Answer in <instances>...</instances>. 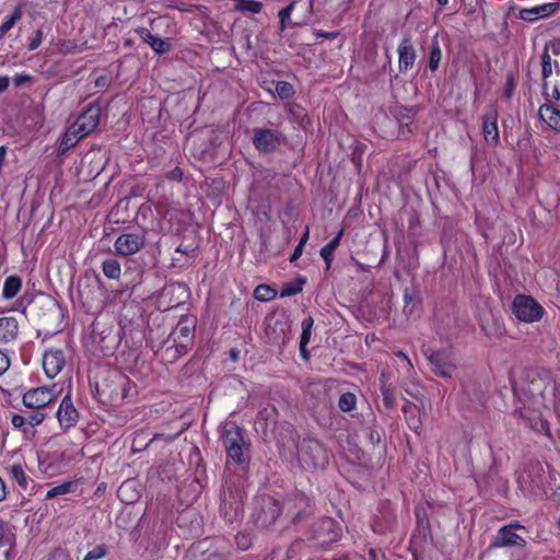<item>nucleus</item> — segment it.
Here are the masks:
<instances>
[{
    "label": "nucleus",
    "mask_w": 560,
    "mask_h": 560,
    "mask_svg": "<svg viewBox=\"0 0 560 560\" xmlns=\"http://www.w3.org/2000/svg\"><path fill=\"white\" fill-rule=\"evenodd\" d=\"M43 38H44V32H43V30L38 28L35 32L34 36L30 39V42L27 44V49L31 51L37 49L40 46Z\"/></svg>",
    "instance_id": "51"
},
{
    "label": "nucleus",
    "mask_w": 560,
    "mask_h": 560,
    "mask_svg": "<svg viewBox=\"0 0 560 560\" xmlns=\"http://www.w3.org/2000/svg\"><path fill=\"white\" fill-rule=\"evenodd\" d=\"M296 7V1L293 0L291 1L287 7L282 8L279 12H278V16H279V30L282 32L284 31L287 27L289 26H292L293 24L291 23V14L292 12L294 11Z\"/></svg>",
    "instance_id": "34"
},
{
    "label": "nucleus",
    "mask_w": 560,
    "mask_h": 560,
    "mask_svg": "<svg viewBox=\"0 0 560 560\" xmlns=\"http://www.w3.org/2000/svg\"><path fill=\"white\" fill-rule=\"evenodd\" d=\"M20 334L19 320L15 316L0 317V346L14 342Z\"/></svg>",
    "instance_id": "22"
},
{
    "label": "nucleus",
    "mask_w": 560,
    "mask_h": 560,
    "mask_svg": "<svg viewBox=\"0 0 560 560\" xmlns=\"http://www.w3.org/2000/svg\"><path fill=\"white\" fill-rule=\"evenodd\" d=\"M176 253L185 255L187 257L196 258L197 257V248L192 245H184L179 244L176 249Z\"/></svg>",
    "instance_id": "54"
},
{
    "label": "nucleus",
    "mask_w": 560,
    "mask_h": 560,
    "mask_svg": "<svg viewBox=\"0 0 560 560\" xmlns=\"http://www.w3.org/2000/svg\"><path fill=\"white\" fill-rule=\"evenodd\" d=\"M302 289L300 287L285 285L282 289L281 296H290L299 293Z\"/></svg>",
    "instance_id": "63"
},
{
    "label": "nucleus",
    "mask_w": 560,
    "mask_h": 560,
    "mask_svg": "<svg viewBox=\"0 0 560 560\" xmlns=\"http://www.w3.org/2000/svg\"><path fill=\"white\" fill-rule=\"evenodd\" d=\"M262 3L256 0H236L235 9L240 12L259 13L262 10Z\"/></svg>",
    "instance_id": "39"
},
{
    "label": "nucleus",
    "mask_w": 560,
    "mask_h": 560,
    "mask_svg": "<svg viewBox=\"0 0 560 560\" xmlns=\"http://www.w3.org/2000/svg\"><path fill=\"white\" fill-rule=\"evenodd\" d=\"M257 502L258 510L253 514V522L257 528L267 529L283 514L281 502L270 495H261Z\"/></svg>",
    "instance_id": "8"
},
{
    "label": "nucleus",
    "mask_w": 560,
    "mask_h": 560,
    "mask_svg": "<svg viewBox=\"0 0 560 560\" xmlns=\"http://www.w3.org/2000/svg\"><path fill=\"white\" fill-rule=\"evenodd\" d=\"M285 109L289 114V119L296 125L300 129H307L311 126V119L303 106L296 103H288Z\"/></svg>",
    "instance_id": "26"
},
{
    "label": "nucleus",
    "mask_w": 560,
    "mask_h": 560,
    "mask_svg": "<svg viewBox=\"0 0 560 560\" xmlns=\"http://www.w3.org/2000/svg\"><path fill=\"white\" fill-rule=\"evenodd\" d=\"M33 77L26 73H16L13 77V83L16 88L22 86L23 84L31 82Z\"/></svg>",
    "instance_id": "61"
},
{
    "label": "nucleus",
    "mask_w": 560,
    "mask_h": 560,
    "mask_svg": "<svg viewBox=\"0 0 560 560\" xmlns=\"http://www.w3.org/2000/svg\"><path fill=\"white\" fill-rule=\"evenodd\" d=\"M150 47L152 50H154L158 55H164L172 49V44L168 39H163L160 37H155L154 40L151 43Z\"/></svg>",
    "instance_id": "44"
},
{
    "label": "nucleus",
    "mask_w": 560,
    "mask_h": 560,
    "mask_svg": "<svg viewBox=\"0 0 560 560\" xmlns=\"http://www.w3.org/2000/svg\"><path fill=\"white\" fill-rule=\"evenodd\" d=\"M277 296V290L268 284H258L254 290V298L260 302H269Z\"/></svg>",
    "instance_id": "35"
},
{
    "label": "nucleus",
    "mask_w": 560,
    "mask_h": 560,
    "mask_svg": "<svg viewBox=\"0 0 560 560\" xmlns=\"http://www.w3.org/2000/svg\"><path fill=\"white\" fill-rule=\"evenodd\" d=\"M443 52L441 48V44L438 35H434L430 42L428 47V56H427V68L433 74L435 73L442 62Z\"/></svg>",
    "instance_id": "24"
},
{
    "label": "nucleus",
    "mask_w": 560,
    "mask_h": 560,
    "mask_svg": "<svg viewBox=\"0 0 560 560\" xmlns=\"http://www.w3.org/2000/svg\"><path fill=\"white\" fill-rule=\"evenodd\" d=\"M22 289V279L19 276H9L5 278L2 288V298L11 300L18 295Z\"/></svg>",
    "instance_id": "30"
},
{
    "label": "nucleus",
    "mask_w": 560,
    "mask_h": 560,
    "mask_svg": "<svg viewBox=\"0 0 560 560\" xmlns=\"http://www.w3.org/2000/svg\"><path fill=\"white\" fill-rule=\"evenodd\" d=\"M549 45L545 46L544 52L541 54V77L544 80V90L547 89L546 80L552 74L551 56L549 55Z\"/></svg>",
    "instance_id": "38"
},
{
    "label": "nucleus",
    "mask_w": 560,
    "mask_h": 560,
    "mask_svg": "<svg viewBox=\"0 0 560 560\" xmlns=\"http://www.w3.org/2000/svg\"><path fill=\"white\" fill-rule=\"evenodd\" d=\"M183 176H184V172L178 166L174 167L173 170L167 172L166 175H165V177L168 180H174V182H182L183 180Z\"/></svg>",
    "instance_id": "59"
},
{
    "label": "nucleus",
    "mask_w": 560,
    "mask_h": 560,
    "mask_svg": "<svg viewBox=\"0 0 560 560\" xmlns=\"http://www.w3.org/2000/svg\"><path fill=\"white\" fill-rule=\"evenodd\" d=\"M290 324L285 319L267 318L265 334L267 342L271 346L284 347L290 340Z\"/></svg>",
    "instance_id": "15"
},
{
    "label": "nucleus",
    "mask_w": 560,
    "mask_h": 560,
    "mask_svg": "<svg viewBox=\"0 0 560 560\" xmlns=\"http://www.w3.org/2000/svg\"><path fill=\"white\" fill-rule=\"evenodd\" d=\"M102 108L97 104L89 105L72 124L84 138L92 133L98 126Z\"/></svg>",
    "instance_id": "17"
},
{
    "label": "nucleus",
    "mask_w": 560,
    "mask_h": 560,
    "mask_svg": "<svg viewBox=\"0 0 560 560\" xmlns=\"http://www.w3.org/2000/svg\"><path fill=\"white\" fill-rule=\"evenodd\" d=\"M5 472L12 482H15L20 490L26 491L33 479L26 474L23 466L14 463L5 467Z\"/></svg>",
    "instance_id": "25"
},
{
    "label": "nucleus",
    "mask_w": 560,
    "mask_h": 560,
    "mask_svg": "<svg viewBox=\"0 0 560 560\" xmlns=\"http://www.w3.org/2000/svg\"><path fill=\"white\" fill-rule=\"evenodd\" d=\"M80 486H81L80 479H74V480H69V481L62 482L60 485H57V486L50 488L46 492L45 498L52 499V498H57V497L65 495L68 493L82 492V490H80Z\"/></svg>",
    "instance_id": "28"
},
{
    "label": "nucleus",
    "mask_w": 560,
    "mask_h": 560,
    "mask_svg": "<svg viewBox=\"0 0 560 560\" xmlns=\"http://www.w3.org/2000/svg\"><path fill=\"white\" fill-rule=\"evenodd\" d=\"M195 330V320L189 317H182L156 350V352L161 351L162 360L174 363L185 355L194 345Z\"/></svg>",
    "instance_id": "1"
},
{
    "label": "nucleus",
    "mask_w": 560,
    "mask_h": 560,
    "mask_svg": "<svg viewBox=\"0 0 560 560\" xmlns=\"http://www.w3.org/2000/svg\"><path fill=\"white\" fill-rule=\"evenodd\" d=\"M96 393L103 404L116 407L136 394V384L122 372L113 370L96 383Z\"/></svg>",
    "instance_id": "2"
},
{
    "label": "nucleus",
    "mask_w": 560,
    "mask_h": 560,
    "mask_svg": "<svg viewBox=\"0 0 560 560\" xmlns=\"http://www.w3.org/2000/svg\"><path fill=\"white\" fill-rule=\"evenodd\" d=\"M135 32L147 44L151 45L156 36H154L147 27H138Z\"/></svg>",
    "instance_id": "56"
},
{
    "label": "nucleus",
    "mask_w": 560,
    "mask_h": 560,
    "mask_svg": "<svg viewBox=\"0 0 560 560\" xmlns=\"http://www.w3.org/2000/svg\"><path fill=\"white\" fill-rule=\"evenodd\" d=\"M343 233H345V229L342 228L335 235V237L332 240H330L325 246L336 252V249L340 245V242H341V238L343 236Z\"/></svg>",
    "instance_id": "60"
},
{
    "label": "nucleus",
    "mask_w": 560,
    "mask_h": 560,
    "mask_svg": "<svg viewBox=\"0 0 560 560\" xmlns=\"http://www.w3.org/2000/svg\"><path fill=\"white\" fill-rule=\"evenodd\" d=\"M514 90H515V83H514V78L512 74H510L508 77V80H506V85H505V92H504V96L506 98H510L513 93H514Z\"/></svg>",
    "instance_id": "62"
},
{
    "label": "nucleus",
    "mask_w": 560,
    "mask_h": 560,
    "mask_svg": "<svg viewBox=\"0 0 560 560\" xmlns=\"http://www.w3.org/2000/svg\"><path fill=\"white\" fill-rule=\"evenodd\" d=\"M56 417L60 429H62L63 431H67L77 425L80 418V413L78 409L74 407L70 395H66L61 399Z\"/></svg>",
    "instance_id": "20"
},
{
    "label": "nucleus",
    "mask_w": 560,
    "mask_h": 560,
    "mask_svg": "<svg viewBox=\"0 0 560 560\" xmlns=\"http://www.w3.org/2000/svg\"><path fill=\"white\" fill-rule=\"evenodd\" d=\"M370 526L376 535L395 532L398 526L396 506L389 500H381L371 517Z\"/></svg>",
    "instance_id": "6"
},
{
    "label": "nucleus",
    "mask_w": 560,
    "mask_h": 560,
    "mask_svg": "<svg viewBox=\"0 0 560 560\" xmlns=\"http://www.w3.org/2000/svg\"><path fill=\"white\" fill-rule=\"evenodd\" d=\"M22 7L14 8L11 15L0 25V38L3 37L22 19Z\"/></svg>",
    "instance_id": "36"
},
{
    "label": "nucleus",
    "mask_w": 560,
    "mask_h": 560,
    "mask_svg": "<svg viewBox=\"0 0 560 560\" xmlns=\"http://www.w3.org/2000/svg\"><path fill=\"white\" fill-rule=\"evenodd\" d=\"M58 396L57 386L45 385L32 387L22 394V404L27 409L45 410Z\"/></svg>",
    "instance_id": "12"
},
{
    "label": "nucleus",
    "mask_w": 560,
    "mask_h": 560,
    "mask_svg": "<svg viewBox=\"0 0 560 560\" xmlns=\"http://www.w3.org/2000/svg\"><path fill=\"white\" fill-rule=\"evenodd\" d=\"M84 137L79 133V131L74 128V126L71 124L67 130L63 132V135L60 138L57 153L59 155H63L67 153L71 148L75 147L77 143L83 139Z\"/></svg>",
    "instance_id": "27"
},
{
    "label": "nucleus",
    "mask_w": 560,
    "mask_h": 560,
    "mask_svg": "<svg viewBox=\"0 0 560 560\" xmlns=\"http://www.w3.org/2000/svg\"><path fill=\"white\" fill-rule=\"evenodd\" d=\"M246 497L244 482L240 478L225 481L220 513L228 523L233 524L243 518Z\"/></svg>",
    "instance_id": "3"
},
{
    "label": "nucleus",
    "mask_w": 560,
    "mask_h": 560,
    "mask_svg": "<svg viewBox=\"0 0 560 560\" xmlns=\"http://www.w3.org/2000/svg\"><path fill=\"white\" fill-rule=\"evenodd\" d=\"M108 550L105 545H97L90 550L83 558V560H100L107 555Z\"/></svg>",
    "instance_id": "45"
},
{
    "label": "nucleus",
    "mask_w": 560,
    "mask_h": 560,
    "mask_svg": "<svg viewBox=\"0 0 560 560\" xmlns=\"http://www.w3.org/2000/svg\"><path fill=\"white\" fill-rule=\"evenodd\" d=\"M276 413V408L275 407H271V408H264L262 410H260L258 412V418L259 419H264V420H268L270 417H272L273 415Z\"/></svg>",
    "instance_id": "64"
},
{
    "label": "nucleus",
    "mask_w": 560,
    "mask_h": 560,
    "mask_svg": "<svg viewBox=\"0 0 560 560\" xmlns=\"http://www.w3.org/2000/svg\"><path fill=\"white\" fill-rule=\"evenodd\" d=\"M432 371L441 377H451L456 370V359L452 348L433 350L428 355Z\"/></svg>",
    "instance_id": "13"
},
{
    "label": "nucleus",
    "mask_w": 560,
    "mask_h": 560,
    "mask_svg": "<svg viewBox=\"0 0 560 560\" xmlns=\"http://www.w3.org/2000/svg\"><path fill=\"white\" fill-rule=\"evenodd\" d=\"M520 18L527 22L537 21L539 19L538 5L528 9H522L520 11Z\"/></svg>",
    "instance_id": "46"
},
{
    "label": "nucleus",
    "mask_w": 560,
    "mask_h": 560,
    "mask_svg": "<svg viewBox=\"0 0 560 560\" xmlns=\"http://www.w3.org/2000/svg\"><path fill=\"white\" fill-rule=\"evenodd\" d=\"M102 271L107 279L118 280L121 276L120 262L114 258H106L102 261Z\"/></svg>",
    "instance_id": "32"
},
{
    "label": "nucleus",
    "mask_w": 560,
    "mask_h": 560,
    "mask_svg": "<svg viewBox=\"0 0 560 560\" xmlns=\"http://www.w3.org/2000/svg\"><path fill=\"white\" fill-rule=\"evenodd\" d=\"M144 244V233H122L116 238L114 248L118 255L127 257L140 252Z\"/></svg>",
    "instance_id": "18"
},
{
    "label": "nucleus",
    "mask_w": 560,
    "mask_h": 560,
    "mask_svg": "<svg viewBox=\"0 0 560 560\" xmlns=\"http://www.w3.org/2000/svg\"><path fill=\"white\" fill-rule=\"evenodd\" d=\"M404 314L409 318H417L421 313V302L407 290L404 293Z\"/></svg>",
    "instance_id": "29"
},
{
    "label": "nucleus",
    "mask_w": 560,
    "mask_h": 560,
    "mask_svg": "<svg viewBox=\"0 0 560 560\" xmlns=\"http://www.w3.org/2000/svg\"><path fill=\"white\" fill-rule=\"evenodd\" d=\"M313 325H314V319L311 316H308L307 318H304L302 320V334L300 336V346L308 345V342L311 340V336H312Z\"/></svg>",
    "instance_id": "42"
},
{
    "label": "nucleus",
    "mask_w": 560,
    "mask_h": 560,
    "mask_svg": "<svg viewBox=\"0 0 560 560\" xmlns=\"http://www.w3.org/2000/svg\"><path fill=\"white\" fill-rule=\"evenodd\" d=\"M32 411L25 416L26 428L28 430H35L48 417L45 410L31 409Z\"/></svg>",
    "instance_id": "33"
},
{
    "label": "nucleus",
    "mask_w": 560,
    "mask_h": 560,
    "mask_svg": "<svg viewBox=\"0 0 560 560\" xmlns=\"http://www.w3.org/2000/svg\"><path fill=\"white\" fill-rule=\"evenodd\" d=\"M305 541L304 540H295L293 541L290 547L287 549V558L293 559L298 556V553L301 551V549L304 547Z\"/></svg>",
    "instance_id": "52"
},
{
    "label": "nucleus",
    "mask_w": 560,
    "mask_h": 560,
    "mask_svg": "<svg viewBox=\"0 0 560 560\" xmlns=\"http://www.w3.org/2000/svg\"><path fill=\"white\" fill-rule=\"evenodd\" d=\"M398 70L400 73L409 72L416 65L418 52L410 33H406L400 38L397 46Z\"/></svg>",
    "instance_id": "16"
},
{
    "label": "nucleus",
    "mask_w": 560,
    "mask_h": 560,
    "mask_svg": "<svg viewBox=\"0 0 560 560\" xmlns=\"http://www.w3.org/2000/svg\"><path fill=\"white\" fill-rule=\"evenodd\" d=\"M299 458L306 469L324 468L328 462L324 446L317 440H304L299 450Z\"/></svg>",
    "instance_id": "11"
},
{
    "label": "nucleus",
    "mask_w": 560,
    "mask_h": 560,
    "mask_svg": "<svg viewBox=\"0 0 560 560\" xmlns=\"http://www.w3.org/2000/svg\"><path fill=\"white\" fill-rule=\"evenodd\" d=\"M338 407L343 412H351L357 407V396L353 393H343L338 400Z\"/></svg>",
    "instance_id": "41"
},
{
    "label": "nucleus",
    "mask_w": 560,
    "mask_h": 560,
    "mask_svg": "<svg viewBox=\"0 0 560 560\" xmlns=\"http://www.w3.org/2000/svg\"><path fill=\"white\" fill-rule=\"evenodd\" d=\"M135 486V481L127 480L121 483V486L118 488L117 495L118 498L125 502V503H132L138 498V492H135L129 495L128 491L131 490Z\"/></svg>",
    "instance_id": "40"
},
{
    "label": "nucleus",
    "mask_w": 560,
    "mask_h": 560,
    "mask_svg": "<svg viewBox=\"0 0 560 560\" xmlns=\"http://www.w3.org/2000/svg\"><path fill=\"white\" fill-rule=\"evenodd\" d=\"M276 92L281 100H289L294 95L295 90L290 82L279 81L276 84Z\"/></svg>",
    "instance_id": "43"
},
{
    "label": "nucleus",
    "mask_w": 560,
    "mask_h": 560,
    "mask_svg": "<svg viewBox=\"0 0 560 560\" xmlns=\"http://www.w3.org/2000/svg\"><path fill=\"white\" fill-rule=\"evenodd\" d=\"M15 542L0 544V560H11Z\"/></svg>",
    "instance_id": "50"
},
{
    "label": "nucleus",
    "mask_w": 560,
    "mask_h": 560,
    "mask_svg": "<svg viewBox=\"0 0 560 560\" xmlns=\"http://www.w3.org/2000/svg\"><path fill=\"white\" fill-rule=\"evenodd\" d=\"M382 395H383L384 406L388 409H393L396 406L395 392L390 388H383Z\"/></svg>",
    "instance_id": "47"
},
{
    "label": "nucleus",
    "mask_w": 560,
    "mask_h": 560,
    "mask_svg": "<svg viewBox=\"0 0 560 560\" xmlns=\"http://www.w3.org/2000/svg\"><path fill=\"white\" fill-rule=\"evenodd\" d=\"M11 425L14 430H19L22 433L23 440L32 441L35 438L36 430H28L26 428L25 416L20 413H12Z\"/></svg>",
    "instance_id": "31"
},
{
    "label": "nucleus",
    "mask_w": 560,
    "mask_h": 560,
    "mask_svg": "<svg viewBox=\"0 0 560 560\" xmlns=\"http://www.w3.org/2000/svg\"><path fill=\"white\" fill-rule=\"evenodd\" d=\"M512 312L520 322L532 324L542 318L545 308L533 296L517 294L512 302Z\"/></svg>",
    "instance_id": "10"
},
{
    "label": "nucleus",
    "mask_w": 560,
    "mask_h": 560,
    "mask_svg": "<svg viewBox=\"0 0 560 560\" xmlns=\"http://www.w3.org/2000/svg\"><path fill=\"white\" fill-rule=\"evenodd\" d=\"M66 364V355L63 350L50 348L45 350L42 358V365L45 372V375L52 380L56 377L63 369Z\"/></svg>",
    "instance_id": "19"
},
{
    "label": "nucleus",
    "mask_w": 560,
    "mask_h": 560,
    "mask_svg": "<svg viewBox=\"0 0 560 560\" xmlns=\"http://www.w3.org/2000/svg\"><path fill=\"white\" fill-rule=\"evenodd\" d=\"M15 542L14 537L9 533L5 523L0 518V544Z\"/></svg>",
    "instance_id": "55"
},
{
    "label": "nucleus",
    "mask_w": 560,
    "mask_h": 560,
    "mask_svg": "<svg viewBox=\"0 0 560 560\" xmlns=\"http://www.w3.org/2000/svg\"><path fill=\"white\" fill-rule=\"evenodd\" d=\"M281 508L285 518L298 524L314 512V503L310 497L302 492H295L288 495L281 503Z\"/></svg>",
    "instance_id": "7"
},
{
    "label": "nucleus",
    "mask_w": 560,
    "mask_h": 560,
    "mask_svg": "<svg viewBox=\"0 0 560 560\" xmlns=\"http://www.w3.org/2000/svg\"><path fill=\"white\" fill-rule=\"evenodd\" d=\"M524 528L525 527L518 521L511 522L500 527L486 550H491V556L498 557L499 548L525 547L526 540L515 532L516 529Z\"/></svg>",
    "instance_id": "9"
},
{
    "label": "nucleus",
    "mask_w": 560,
    "mask_h": 560,
    "mask_svg": "<svg viewBox=\"0 0 560 560\" xmlns=\"http://www.w3.org/2000/svg\"><path fill=\"white\" fill-rule=\"evenodd\" d=\"M10 364L8 353L0 349V377L9 370Z\"/></svg>",
    "instance_id": "58"
},
{
    "label": "nucleus",
    "mask_w": 560,
    "mask_h": 560,
    "mask_svg": "<svg viewBox=\"0 0 560 560\" xmlns=\"http://www.w3.org/2000/svg\"><path fill=\"white\" fill-rule=\"evenodd\" d=\"M415 110L405 106H397L394 109V116L399 121L400 125L409 126L413 122L415 119Z\"/></svg>",
    "instance_id": "37"
},
{
    "label": "nucleus",
    "mask_w": 560,
    "mask_h": 560,
    "mask_svg": "<svg viewBox=\"0 0 560 560\" xmlns=\"http://www.w3.org/2000/svg\"><path fill=\"white\" fill-rule=\"evenodd\" d=\"M284 137L275 129L257 128L254 129L253 145L262 154L272 153L281 144Z\"/></svg>",
    "instance_id": "14"
},
{
    "label": "nucleus",
    "mask_w": 560,
    "mask_h": 560,
    "mask_svg": "<svg viewBox=\"0 0 560 560\" xmlns=\"http://www.w3.org/2000/svg\"><path fill=\"white\" fill-rule=\"evenodd\" d=\"M530 428L536 431L544 432L546 435L550 436L549 423L540 418L535 423H530Z\"/></svg>",
    "instance_id": "57"
},
{
    "label": "nucleus",
    "mask_w": 560,
    "mask_h": 560,
    "mask_svg": "<svg viewBox=\"0 0 560 560\" xmlns=\"http://www.w3.org/2000/svg\"><path fill=\"white\" fill-rule=\"evenodd\" d=\"M341 536V524L332 517H323L312 524L305 540L310 547L325 549L337 542Z\"/></svg>",
    "instance_id": "5"
},
{
    "label": "nucleus",
    "mask_w": 560,
    "mask_h": 560,
    "mask_svg": "<svg viewBox=\"0 0 560 560\" xmlns=\"http://www.w3.org/2000/svg\"><path fill=\"white\" fill-rule=\"evenodd\" d=\"M482 135L486 142L493 147L498 145L500 141V133L498 127V109L494 106L488 107L483 114Z\"/></svg>",
    "instance_id": "21"
},
{
    "label": "nucleus",
    "mask_w": 560,
    "mask_h": 560,
    "mask_svg": "<svg viewBox=\"0 0 560 560\" xmlns=\"http://www.w3.org/2000/svg\"><path fill=\"white\" fill-rule=\"evenodd\" d=\"M334 253L335 250L326 247V246H323L320 248V257L324 259L325 261V265H326V270H329L330 267H331V264H332V260H334Z\"/></svg>",
    "instance_id": "53"
},
{
    "label": "nucleus",
    "mask_w": 560,
    "mask_h": 560,
    "mask_svg": "<svg viewBox=\"0 0 560 560\" xmlns=\"http://www.w3.org/2000/svg\"><path fill=\"white\" fill-rule=\"evenodd\" d=\"M538 116L550 129L560 132V105H555L547 100L540 105Z\"/></svg>",
    "instance_id": "23"
},
{
    "label": "nucleus",
    "mask_w": 560,
    "mask_h": 560,
    "mask_svg": "<svg viewBox=\"0 0 560 560\" xmlns=\"http://www.w3.org/2000/svg\"><path fill=\"white\" fill-rule=\"evenodd\" d=\"M235 542L238 549L248 550L252 546V538L248 534L238 533L235 536Z\"/></svg>",
    "instance_id": "48"
},
{
    "label": "nucleus",
    "mask_w": 560,
    "mask_h": 560,
    "mask_svg": "<svg viewBox=\"0 0 560 560\" xmlns=\"http://www.w3.org/2000/svg\"><path fill=\"white\" fill-rule=\"evenodd\" d=\"M559 4L556 2H549L538 5L539 19L552 15L558 10Z\"/></svg>",
    "instance_id": "49"
},
{
    "label": "nucleus",
    "mask_w": 560,
    "mask_h": 560,
    "mask_svg": "<svg viewBox=\"0 0 560 560\" xmlns=\"http://www.w3.org/2000/svg\"><path fill=\"white\" fill-rule=\"evenodd\" d=\"M223 447L226 452L228 462L243 465L248 462L245 451H248L249 443L245 441V431L234 422L224 424L221 431Z\"/></svg>",
    "instance_id": "4"
}]
</instances>
